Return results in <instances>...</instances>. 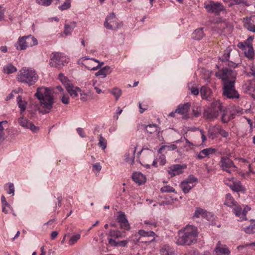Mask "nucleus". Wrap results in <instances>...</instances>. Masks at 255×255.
I'll list each match as a JSON object with an SVG mask.
<instances>
[{
  "label": "nucleus",
  "instance_id": "nucleus-4",
  "mask_svg": "<svg viewBox=\"0 0 255 255\" xmlns=\"http://www.w3.org/2000/svg\"><path fill=\"white\" fill-rule=\"evenodd\" d=\"M224 111V107L220 100L213 102L211 106L205 109L203 116L207 119L212 120L219 116L220 113Z\"/></svg>",
  "mask_w": 255,
  "mask_h": 255
},
{
  "label": "nucleus",
  "instance_id": "nucleus-63",
  "mask_svg": "<svg viewBox=\"0 0 255 255\" xmlns=\"http://www.w3.org/2000/svg\"><path fill=\"white\" fill-rule=\"evenodd\" d=\"M8 133L10 135H14L17 133V130H15V128H8V130L7 131Z\"/></svg>",
  "mask_w": 255,
  "mask_h": 255
},
{
  "label": "nucleus",
  "instance_id": "nucleus-16",
  "mask_svg": "<svg viewBox=\"0 0 255 255\" xmlns=\"http://www.w3.org/2000/svg\"><path fill=\"white\" fill-rule=\"evenodd\" d=\"M187 168L186 164H174L170 166L168 173L171 177L179 175L183 173V170Z\"/></svg>",
  "mask_w": 255,
  "mask_h": 255
},
{
  "label": "nucleus",
  "instance_id": "nucleus-43",
  "mask_svg": "<svg viewBox=\"0 0 255 255\" xmlns=\"http://www.w3.org/2000/svg\"><path fill=\"white\" fill-rule=\"evenodd\" d=\"M98 145L103 149L105 150L107 145V141L105 138L102 136V135H100Z\"/></svg>",
  "mask_w": 255,
  "mask_h": 255
},
{
  "label": "nucleus",
  "instance_id": "nucleus-31",
  "mask_svg": "<svg viewBox=\"0 0 255 255\" xmlns=\"http://www.w3.org/2000/svg\"><path fill=\"white\" fill-rule=\"evenodd\" d=\"M225 198V204L229 207L233 208L238 204L237 202L235 201L234 199L230 193L226 195Z\"/></svg>",
  "mask_w": 255,
  "mask_h": 255
},
{
  "label": "nucleus",
  "instance_id": "nucleus-38",
  "mask_svg": "<svg viewBox=\"0 0 255 255\" xmlns=\"http://www.w3.org/2000/svg\"><path fill=\"white\" fill-rule=\"evenodd\" d=\"M27 45L28 46H33L38 44V41L36 38L31 36V35L26 36Z\"/></svg>",
  "mask_w": 255,
  "mask_h": 255
},
{
  "label": "nucleus",
  "instance_id": "nucleus-39",
  "mask_svg": "<svg viewBox=\"0 0 255 255\" xmlns=\"http://www.w3.org/2000/svg\"><path fill=\"white\" fill-rule=\"evenodd\" d=\"M200 92L202 98L204 99L207 98L211 93V90L205 86H203L201 88Z\"/></svg>",
  "mask_w": 255,
  "mask_h": 255
},
{
  "label": "nucleus",
  "instance_id": "nucleus-1",
  "mask_svg": "<svg viewBox=\"0 0 255 255\" xmlns=\"http://www.w3.org/2000/svg\"><path fill=\"white\" fill-rule=\"evenodd\" d=\"M198 236L197 228L193 225H187L178 232L176 243L179 245L190 246L196 242Z\"/></svg>",
  "mask_w": 255,
  "mask_h": 255
},
{
  "label": "nucleus",
  "instance_id": "nucleus-40",
  "mask_svg": "<svg viewBox=\"0 0 255 255\" xmlns=\"http://www.w3.org/2000/svg\"><path fill=\"white\" fill-rule=\"evenodd\" d=\"M17 101L18 106L20 109V112H23L26 108V103L24 101L22 100L21 97L19 95L17 97Z\"/></svg>",
  "mask_w": 255,
  "mask_h": 255
},
{
  "label": "nucleus",
  "instance_id": "nucleus-26",
  "mask_svg": "<svg viewBox=\"0 0 255 255\" xmlns=\"http://www.w3.org/2000/svg\"><path fill=\"white\" fill-rule=\"evenodd\" d=\"M83 61L90 60V62L89 63H88V65H87V63L83 64L85 66V67L86 68H87L88 70L95 71V70H97L98 68L100 66V65L99 64L96 66H92V63H93V62L99 63V61L97 59H95L94 58H91L90 59L89 58H87L86 57H83Z\"/></svg>",
  "mask_w": 255,
  "mask_h": 255
},
{
  "label": "nucleus",
  "instance_id": "nucleus-45",
  "mask_svg": "<svg viewBox=\"0 0 255 255\" xmlns=\"http://www.w3.org/2000/svg\"><path fill=\"white\" fill-rule=\"evenodd\" d=\"M111 93L115 97L116 100L117 101L122 94V91L118 88H114L111 91Z\"/></svg>",
  "mask_w": 255,
  "mask_h": 255
},
{
  "label": "nucleus",
  "instance_id": "nucleus-61",
  "mask_svg": "<svg viewBox=\"0 0 255 255\" xmlns=\"http://www.w3.org/2000/svg\"><path fill=\"white\" fill-rule=\"evenodd\" d=\"M3 129V128H0V142L3 141L5 139V135Z\"/></svg>",
  "mask_w": 255,
  "mask_h": 255
},
{
  "label": "nucleus",
  "instance_id": "nucleus-34",
  "mask_svg": "<svg viewBox=\"0 0 255 255\" xmlns=\"http://www.w3.org/2000/svg\"><path fill=\"white\" fill-rule=\"evenodd\" d=\"M245 233L249 234H254L255 232V220H251L249 226L243 229Z\"/></svg>",
  "mask_w": 255,
  "mask_h": 255
},
{
  "label": "nucleus",
  "instance_id": "nucleus-57",
  "mask_svg": "<svg viewBox=\"0 0 255 255\" xmlns=\"http://www.w3.org/2000/svg\"><path fill=\"white\" fill-rule=\"evenodd\" d=\"M69 98L68 96L63 94L62 98H61V101L63 104L67 105L69 103Z\"/></svg>",
  "mask_w": 255,
  "mask_h": 255
},
{
  "label": "nucleus",
  "instance_id": "nucleus-3",
  "mask_svg": "<svg viewBox=\"0 0 255 255\" xmlns=\"http://www.w3.org/2000/svg\"><path fill=\"white\" fill-rule=\"evenodd\" d=\"M38 75L34 70L30 68L23 67L19 71L16 78L18 82L33 85L38 80Z\"/></svg>",
  "mask_w": 255,
  "mask_h": 255
},
{
  "label": "nucleus",
  "instance_id": "nucleus-28",
  "mask_svg": "<svg viewBox=\"0 0 255 255\" xmlns=\"http://www.w3.org/2000/svg\"><path fill=\"white\" fill-rule=\"evenodd\" d=\"M108 236L110 237V238H112L114 240L125 237V235L124 232H122L118 230H110Z\"/></svg>",
  "mask_w": 255,
  "mask_h": 255
},
{
  "label": "nucleus",
  "instance_id": "nucleus-7",
  "mask_svg": "<svg viewBox=\"0 0 255 255\" xmlns=\"http://www.w3.org/2000/svg\"><path fill=\"white\" fill-rule=\"evenodd\" d=\"M216 76L222 80L223 83H225L227 81L228 82H235L237 73L234 70L225 68L223 69L222 71L216 72Z\"/></svg>",
  "mask_w": 255,
  "mask_h": 255
},
{
  "label": "nucleus",
  "instance_id": "nucleus-21",
  "mask_svg": "<svg viewBox=\"0 0 255 255\" xmlns=\"http://www.w3.org/2000/svg\"><path fill=\"white\" fill-rule=\"evenodd\" d=\"M217 150L213 148H207L202 150L197 155V158L202 159L206 157H208L216 152Z\"/></svg>",
  "mask_w": 255,
  "mask_h": 255
},
{
  "label": "nucleus",
  "instance_id": "nucleus-22",
  "mask_svg": "<svg viewBox=\"0 0 255 255\" xmlns=\"http://www.w3.org/2000/svg\"><path fill=\"white\" fill-rule=\"evenodd\" d=\"M66 90L69 95L73 98L78 97L80 89L78 87L74 86L72 84L70 85H66Z\"/></svg>",
  "mask_w": 255,
  "mask_h": 255
},
{
  "label": "nucleus",
  "instance_id": "nucleus-41",
  "mask_svg": "<svg viewBox=\"0 0 255 255\" xmlns=\"http://www.w3.org/2000/svg\"><path fill=\"white\" fill-rule=\"evenodd\" d=\"M4 189L7 191L8 194H14V187L12 183H8L4 186Z\"/></svg>",
  "mask_w": 255,
  "mask_h": 255
},
{
  "label": "nucleus",
  "instance_id": "nucleus-20",
  "mask_svg": "<svg viewBox=\"0 0 255 255\" xmlns=\"http://www.w3.org/2000/svg\"><path fill=\"white\" fill-rule=\"evenodd\" d=\"M136 150V147H130L125 154V160L127 162L132 164L134 163V154Z\"/></svg>",
  "mask_w": 255,
  "mask_h": 255
},
{
  "label": "nucleus",
  "instance_id": "nucleus-54",
  "mask_svg": "<svg viewBox=\"0 0 255 255\" xmlns=\"http://www.w3.org/2000/svg\"><path fill=\"white\" fill-rule=\"evenodd\" d=\"M157 160L161 165H165L166 163V159L165 155H160L158 158H157Z\"/></svg>",
  "mask_w": 255,
  "mask_h": 255
},
{
  "label": "nucleus",
  "instance_id": "nucleus-64",
  "mask_svg": "<svg viewBox=\"0 0 255 255\" xmlns=\"http://www.w3.org/2000/svg\"><path fill=\"white\" fill-rule=\"evenodd\" d=\"M250 74H251L253 76L255 77V66L253 65L251 67V72Z\"/></svg>",
  "mask_w": 255,
  "mask_h": 255
},
{
  "label": "nucleus",
  "instance_id": "nucleus-27",
  "mask_svg": "<svg viewBox=\"0 0 255 255\" xmlns=\"http://www.w3.org/2000/svg\"><path fill=\"white\" fill-rule=\"evenodd\" d=\"M244 26L248 30L253 32H255V25L252 22V19L250 17L243 18Z\"/></svg>",
  "mask_w": 255,
  "mask_h": 255
},
{
  "label": "nucleus",
  "instance_id": "nucleus-35",
  "mask_svg": "<svg viewBox=\"0 0 255 255\" xmlns=\"http://www.w3.org/2000/svg\"><path fill=\"white\" fill-rule=\"evenodd\" d=\"M17 71L16 68L12 64L9 63L4 66L3 71L4 73L10 74L13 73Z\"/></svg>",
  "mask_w": 255,
  "mask_h": 255
},
{
  "label": "nucleus",
  "instance_id": "nucleus-60",
  "mask_svg": "<svg viewBox=\"0 0 255 255\" xmlns=\"http://www.w3.org/2000/svg\"><path fill=\"white\" fill-rule=\"evenodd\" d=\"M102 167L99 163H96L93 165V170L99 172L101 170Z\"/></svg>",
  "mask_w": 255,
  "mask_h": 255
},
{
  "label": "nucleus",
  "instance_id": "nucleus-48",
  "mask_svg": "<svg viewBox=\"0 0 255 255\" xmlns=\"http://www.w3.org/2000/svg\"><path fill=\"white\" fill-rule=\"evenodd\" d=\"M160 191L162 193H170V192H174L175 189L170 186H165L162 187L160 189Z\"/></svg>",
  "mask_w": 255,
  "mask_h": 255
},
{
  "label": "nucleus",
  "instance_id": "nucleus-37",
  "mask_svg": "<svg viewBox=\"0 0 255 255\" xmlns=\"http://www.w3.org/2000/svg\"><path fill=\"white\" fill-rule=\"evenodd\" d=\"M243 89L245 90V91L247 93H248L249 94H251L252 92H254L255 90L254 84L250 81H249V82H247L246 83H245L243 86Z\"/></svg>",
  "mask_w": 255,
  "mask_h": 255
},
{
  "label": "nucleus",
  "instance_id": "nucleus-32",
  "mask_svg": "<svg viewBox=\"0 0 255 255\" xmlns=\"http://www.w3.org/2000/svg\"><path fill=\"white\" fill-rule=\"evenodd\" d=\"M77 23L75 21H72L70 24H65L64 25V33L66 35H70L72 32L74 28L76 26Z\"/></svg>",
  "mask_w": 255,
  "mask_h": 255
},
{
  "label": "nucleus",
  "instance_id": "nucleus-12",
  "mask_svg": "<svg viewBox=\"0 0 255 255\" xmlns=\"http://www.w3.org/2000/svg\"><path fill=\"white\" fill-rule=\"evenodd\" d=\"M197 181V179L192 175L188 177L180 184V187L184 193H188L190 190L195 186V183Z\"/></svg>",
  "mask_w": 255,
  "mask_h": 255
},
{
  "label": "nucleus",
  "instance_id": "nucleus-53",
  "mask_svg": "<svg viewBox=\"0 0 255 255\" xmlns=\"http://www.w3.org/2000/svg\"><path fill=\"white\" fill-rule=\"evenodd\" d=\"M215 128H209V136L212 139H214L218 136V133L215 130Z\"/></svg>",
  "mask_w": 255,
  "mask_h": 255
},
{
  "label": "nucleus",
  "instance_id": "nucleus-25",
  "mask_svg": "<svg viewBox=\"0 0 255 255\" xmlns=\"http://www.w3.org/2000/svg\"><path fill=\"white\" fill-rule=\"evenodd\" d=\"M194 217L195 218L203 217L209 220V217H212L211 213L207 212L201 208H198L194 213Z\"/></svg>",
  "mask_w": 255,
  "mask_h": 255
},
{
  "label": "nucleus",
  "instance_id": "nucleus-58",
  "mask_svg": "<svg viewBox=\"0 0 255 255\" xmlns=\"http://www.w3.org/2000/svg\"><path fill=\"white\" fill-rule=\"evenodd\" d=\"M191 94L194 95H198L199 93V89L195 87H192L190 88Z\"/></svg>",
  "mask_w": 255,
  "mask_h": 255
},
{
  "label": "nucleus",
  "instance_id": "nucleus-49",
  "mask_svg": "<svg viewBox=\"0 0 255 255\" xmlns=\"http://www.w3.org/2000/svg\"><path fill=\"white\" fill-rule=\"evenodd\" d=\"M127 221H128V220L126 218L125 213H124L123 212H120L119 213V216H118V218H117L118 222L120 224L121 223H123V222H124L125 221L126 222Z\"/></svg>",
  "mask_w": 255,
  "mask_h": 255
},
{
  "label": "nucleus",
  "instance_id": "nucleus-42",
  "mask_svg": "<svg viewBox=\"0 0 255 255\" xmlns=\"http://www.w3.org/2000/svg\"><path fill=\"white\" fill-rule=\"evenodd\" d=\"M81 235L79 234H76L71 236L68 241V244L70 246H72L76 243L80 239Z\"/></svg>",
  "mask_w": 255,
  "mask_h": 255
},
{
  "label": "nucleus",
  "instance_id": "nucleus-5",
  "mask_svg": "<svg viewBox=\"0 0 255 255\" xmlns=\"http://www.w3.org/2000/svg\"><path fill=\"white\" fill-rule=\"evenodd\" d=\"M52 55L49 62L51 67L61 69L69 62V58L63 53L55 52Z\"/></svg>",
  "mask_w": 255,
  "mask_h": 255
},
{
  "label": "nucleus",
  "instance_id": "nucleus-62",
  "mask_svg": "<svg viewBox=\"0 0 255 255\" xmlns=\"http://www.w3.org/2000/svg\"><path fill=\"white\" fill-rule=\"evenodd\" d=\"M77 132L82 137H84L86 136V134L84 132L83 128H77Z\"/></svg>",
  "mask_w": 255,
  "mask_h": 255
},
{
  "label": "nucleus",
  "instance_id": "nucleus-52",
  "mask_svg": "<svg viewBox=\"0 0 255 255\" xmlns=\"http://www.w3.org/2000/svg\"><path fill=\"white\" fill-rule=\"evenodd\" d=\"M165 148H167L170 150H174L177 148V146L175 144H172L170 145H163L159 149L158 152L161 153L162 150L164 149Z\"/></svg>",
  "mask_w": 255,
  "mask_h": 255
},
{
  "label": "nucleus",
  "instance_id": "nucleus-46",
  "mask_svg": "<svg viewBox=\"0 0 255 255\" xmlns=\"http://www.w3.org/2000/svg\"><path fill=\"white\" fill-rule=\"evenodd\" d=\"M71 7V2L70 0H67L62 5L59 6L58 8L61 10L68 9Z\"/></svg>",
  "mask_w": 255,
  "mask_h": 255
},
{
  "label": "nucleus",
  "instance_id": "nucleus-19",
  "mask_svg": "<svg viewBox=\"0 0 255 255\" xmlns=\"http://www.w3.org/2000/svg\"><path fill=\"white\" fill-rule=\"evenodd\" d=\"M139 235L141 236V238H149L148 241L142 240L141 242L144 243H149L153 241L155 239V233L152 231L145 232L143 230H140L138 231Z\"/></svg>",
  "mask_w": 255,
  "mask_h": 255
},
{
  "label": "nucleus",
  "instance_id": "nucleus-14",
  "mask_svg": "<svg viewBox=\"0 0 255 255\" xmlns=\"http://www.w3.org/2000/svg\"><path fill=\"white\" fill-rule=\"evenodd\" d=\"M231 251L228 246L219 241L213 251L214 255H230Z\"/></svg>",
  "mask_w": 255,
  "mask_h": 255
},
{
  "label": "nucleus",
  "instance_id": "nucleus-17",
  "mask_svg": "<svg viewBox=\"0 0 255 255\" xmlns=\"http://www.w3.org/2000/svg\"><path fill=\"white\" fill-rule=\"evenodd\" d=\"M232 51V48L228 47L224 51L223 55L220 57V59L223 62H228V65L231 68H235L237 66V64L235 62L229 60L230 53Z\"/></svg>",
  "mask_w": 255,
  "mask_h": 255
},
{
  "label": "nucleus",
  "instance_id": "nucleus-24",
  "mask_svg": "<svg viewBox=\"0 0 255 255\" xmlns=\"http://www.w3.org/2000/svg\"><path fill=\"white\" fill-rule=\"evenodd\" d=\"M132 178L133 180L139 185L144 184L146 181L145 175L140 172H134L132 174Z\"/></svg>",
  "mask_w": 255,
  "mask_h": 255
},
{
  "label": "nucleus",
  "instance_id": "nucleus-33",
  "mask_svg": "<svg viewBox=\"0 0 255 255\" xmlns=\"http://www.w3.org/2000/svg\"><path fill=\"white\" fill-rule=\"evenodd\" d=\"M161 255H173L174 252L173 249L167 245L163 246L160 250Z\"/></svg>",
  "mask_w": 255,
  "mask_h": 255
},
{
  "label": "nucleus",
  "instance_id": "nucleus-2",
  "mask_svg": "<svg viewBox=\"0 0 255 255\" xmlns=\"http://www.w3.org/2000/svg\"><path fill=\"white\" fill-rule=\"evenodd\" d=\"M35 96L39 100L43 107L48 110L47 111L45 110L44 113H48L53 104V98L51 91L46 87H40L37 88Z\"/></svg>",
  "mask_w": 255,
  "mask_h": 255
},
{
  "label": "nucleus",
  "instance_id": "nucleus-59",
  "mask_svg": "<svg viewBox=\"0 0 255 255\" xmlns=\"http://www.w3.org/2000/svg\"><path fill=\"white\" fill-rule=\"evenodd\" d=\"M1 204H2V212H4L5 214H7L9 212V211H8V210H5L4 206H8V203H7L6 200H5V201L2 202L1 203Z\"/></svg>",
  "mask_w": 255,
  "mask_h": 255
},
{
  "label": "nucleus",
  "instance_id": "nucleus-36",
  "mask_svg": "<svg viewBox=\"0 0 255 255\" xmlns=\"http://www.w3.org/2000/svg\"><path fill=\"white\" fill-rule=\"evenodd\" d=\"M204 36L203 28L196 29L192 34V38L195 40H200Z\"/></svg>",
  "mask_w": 255,
  "mask_h": 255
},
{
  "label": "nucleus",
  "instance_id": "nucleus-9",
  "mask_svg": "<svg viewBox=\"0 0 255 255\" xmlns=\"http://www.w3.org/2000/svg\"><path fill=\"white\" fill-rule=\"evenodd\" d=\"M104 26L108 29L113 30L122 26L123 23L119 22L114 13H110L106 18Z\"/></svg>",
  "mask_w": 255,
  "mask_h": 255
},
{
  "label": "nucleus",
  "instance_id": "nucleus-10",
  "mask_svg": "<svg viewBox=\"0 0 255 255\" xmlns=\"http://www.w3.org/2000/svg\"><path fill=\"white\" fill-rule=\"evenodd\" d=\"M205 8L208 12L216 15H219L221 11L225 10V7L222 3L212 0L205 3Z\"/></svg>",
  "mask_w": 255,
  "mask_h": 255
},
{
  "label": "nucleus",
  "instance_id": "nucleus-50",
  "mask_svg": "<svg viewBox=\"0 0 255 255\" xmlns=\"http://www.w3.org/2000/svg\"><path fill=\"white\" fill-rule=\"evenodd\" d=\"M79 94L80 96V100L83 102H86L88 100V94L81 89H80V91L79 92Z\"/></svg>",
  "mask_w": 255,
  "mask_h": 255
},
{
  "label": "nucleus",
  "instance_id": "nucleus-23",
  "mask_svg": "<svg viewBox=\"0 0 255 255\" xmlns=\"http://www.w3.org/2000/svg\"><path fill=\"white\" fill-rule=\"evenodd\" d=\"M26 36L19 37L16 43L15 44V47L18 50L25 49L27 47Z\"/></svg>",
  "mask_w": 255,
  "mask_h": 255
},
{
  "label": "nucleus",
  "instance_id": "nucleus-13",
  "mask_svg": "<svg viewBox=\"0 0 255 255\" xmlns=\"http://www.w3.org/2000/svg\"><path fill=\"white\" fill-rule=\"evenodd\" d=\"M190 106L191 105L189 103H186L184 104H180L177 106L175 110V114H177V115H181L182 116V119L186 120L189 118L188 112Z\"/></svg>",
  "mask_w": 255,
  "mask_h": 255
},
{
  "label": "nucleus",
  "instance_id": "nucleus-6",
  "mask_svg": "<svg viewBox=\"0 0 255 255\" xmlns=\"http://www.w3.org/2000/svg\"><path fill=\"white\" fill-rule=\"evenodd\" d=\"M235 82H226L223 83V95L230 99H238L240 95L236 90L235 86Z\"/></svg>",
  "mask_w": 255,
  "mask_h": 255
},
{
  "label": "nucleus",
  "instance_id": "nucleus-51",
  "mask_svg": "<svg viewBox=\"0 0 255 255\" xmlns=\"http://www.w3.org/2000/svg\"><path fill=\"white\" fill-rule=\"evenodd\" d=\"M222 113H223L221 118L222 122L224 123H228L231 119V116L225 113V111Z\"/></svg>",
  "mask_w": 255,
  "mask_h": 255
},
{
  "label": "nucleus",
  "instance_id": "nucleus-8",
  "mask_svg": "<svg viewBox=\"0 0 255 255\" xmlns=\"http://www.w3.org/2000/svg\"><path fill=\"white\" fill-rule=\"evenodd\" d=\"M219 166L222 170L229 173L236 171L237 168L233 161L227 156L221 157Z\"/></svg>",
  "mask_w": 255,
  "mask_h": 255
},
{
  "label": "nucleus",
  "instance_id": "nucleus-15",
  "mask_svg": "<svg viewBox=\"0 0 255 255\" xmlns=\"http://www.w3.org/2000/svg\"><path fill=\"white\" fill-rule=\"evenodd\" d=\"M131 242H133L134 244H136L138 242V240H132L130 238H129L125 240L117 242L113 239L108 238L109 245L114 247H126L127 246V244Z\"/></svg>",
  "mask_w": 255,
  "mask_h": 255
},
{
  "label": "nucleus",
  "instance_id": "nucleus-29",
  "mask_svg": "<svg viewBox=\"0 0 255 255\" xmlns=\"http://www.w3.org/2000/svg\"><path fill=\"white\" fill-rule=\"evenodd\" d=\"M112 71V69L110 66H106L96 72L95 75L97 76H101L102 78H105L108 74L111 73Z\"/></svg>",
  "mask_w": 255,
  "mask_h": 255
},
{
  "label": "nucleus",
  "instance_id": "nucleus-30",
  "mask_svg": "<svg viewBox=\"0 0 255 255\" xmlns=\"http://www.w3.org/2000/svg\"><path fill=\"white\" fill-rule=\"evenodd\" d=\"M18 122L19 125L23 128H37L32 123L23 117L19 118Z\"/></svg>",
  "mask_w": 255,
  "mask_h": 255
},
{
  "label": "nucleus",
  "instance_id": "nucleus-47",
  "mask_svg": "<svg viewBox=\"0 0 255 255\" xmlns=\"http://www.w3.org/2000/svg\"><path fill=\"white\" fill-rule=\"evenodd\" d=\"M52 0H36V2L40 5L48 6L51 4Z\"/></svg>",
  "mask_w": 255,
  "mask_h": 255
},
{
  "label": "nucleus",
  "instance_id": "nucleus-44",
  "mask_svg": "<svg viewBox=\"0 0 255 255\" xmlns=\"http://www.w3.org/2000/svg\"><path fill=\"white\" fill-rule=\"evenodd\" d=\"M59 79L64 84L65 88H66L67 84V85L71 84V83L69 81V80H68V79L66 77H65L62 73L59 74Z\"/></svg>",
  "mask_w": 255,
  "mask_h": 255
},
{
  "label": "nucleus",
  "instance_id": "nucleus-55",
  "mask_svg": "<svg viewBox=\"0 0 255 255\" xmlns=\"http://www.w3.org/2000/svg\"><path fill=\"white\" fill-rule=\"evenodd\" d=\"M245 55L249 58H252L254 56L253 48L252 47L249 48L248 51H245Z\"/></svg>",
  "mask_w": 255,
  "mask_h": 255
},
{
  "label": "nucleus",
  "instance_id": "nucleus-11",
  "mask_svg": "<svg viewBox=\"0 0 255 255\" xmlns=\"http://www.w3.org/2000/svg\"><path fill=\"white\" fill-rule=\"evenodd\" d=\"M224 182L234 192L245 193L246 191V188L241 181L235 180L233 178H226L224 180Z\"/></svg>",
  "mask_w": 255,
  "mask_h": 255
},
{
  "label": "nucleus",
  "instance_id": "nucleus-18",
  "mask_svg": "<svg viewBox=\"0 0 255 255\" xmlns=\"http://www.w3.org/2000/svg\"><path fill=\"white\" fill-rule=\"evenodd\" d=\"M233 211L235 215L239 218V221L247 220V210H243L241 206L237 205L236 206L233 207Z\"/></svg>",
  "mask_w": 255,
  "mask_h": 255
},
{
  "label": "nucleus",
  "instance_id": "nucleus-56",
  "mask_svg": "<svg viewBox=\"0 0 255 255\" xmlns=\"http://www.w3.org/2000/svg\"><path fill=\"white\" fill-rule=\"evenodd\" d=\"M120 227L124 230H129L130 229V226L128 221L120 223Z\"/></svg>",
  "mask_w": 255,
  "mask_h": 255
}]
</instances>
